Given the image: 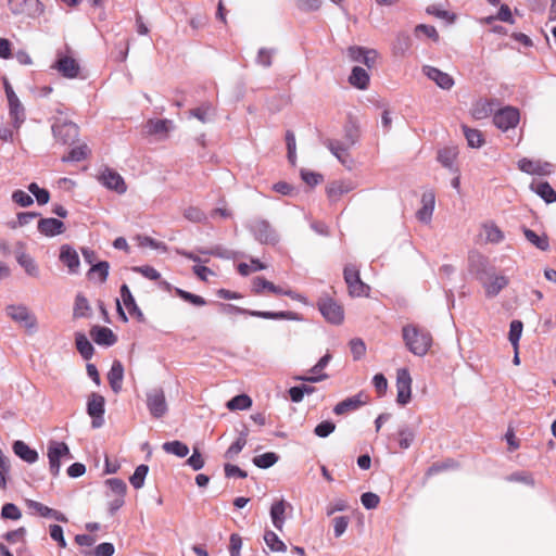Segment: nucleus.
<instances>
[{
  "instance_id": "63",
  "label": "nucleus",
  "mask_w": 556,
  "mask_h": 556,
  "mask_svg": "<svg viewBox=\"0 0 556 556\" xmlns=\"http://www.w3.org/2000/svg\"><path fill=\"white\" fill-rule=\"evenodd\" d=\"M350 349L353 354L354 359L362 358L366 353V345L361 339H353L350 342Z\"/></svg>"
},
{
  "instance_id": "2",
  "label": "nucleus",
  "mask_w": 556,
  "mask_h": 556,
  "mask_svg": "<svg viewBox=\"0 0 556 556\" xmlns=\"http://www.w3.org/2000/svg\"><path fill=\"white\" fill-rule=\"evenodd\" d=\"M356 139L354 134L349 132L344 142L327 139L324 143L342 165L351 169L353 160L350 157L349 149L354 146Z\"/></svg>"
},
{
  "instance_id": "58",
  "label": "nucleus",
  "mask_w": 556,
  "mask_h": 556,
  "mask_svg": "<svg viewBox=\"0 0 556 556\" xmlns=\"http://www.w3.org/2000/svg\"><path fill=\"white\" fill-rule=\"evenodd\" d=\"M12 200L22 207L30 206L34 203L33 198L23 190H15L12 193Z\"/></svg>"
},
{
  "instance_id": "18",
  "label": "nucleus",
  "mask_w": 556,
  "mask_h": 556,
  "mask_svg": "<svg viewBox=\"0 0 556 556\" xmlns=\"http://www.w3.org/2000/svg\"><path fill=\"white\" fill-rule=\"evenodd\" d=\"M469 270L481 281L493 268L490 267L488 258L477 251L468 255Z\"/></svg>"
},
{
  "instance_id": "45",
  "label": "nucleus",
  "mask_w": 556,
  "mask_h": 556,
  "mask_svg": "<svg viewBox=\"0 0 556 556\" xmlns=\"http://www.w3.org/2000/svg\"><path fill=\"white\" fill-rule=\"evenodd\" d=\"M464 135L467 139L469 147L480 148L484 143L482 134L477 129H471L467 126H463Z\"/></svg>"
},
{
  "instance_id": "32",
  "label": "nucleus",
  "mask_w": 556,
  "mask_h": 556,
  "mask_svg": "<svg viewBox=\"0 0 556 556\" xmlns=\"http://www.w3.org/2000/svg\"><path fill=\"white\" fill-rule=\"evenodd\" d=\"M16 261L18 263V265L21 267L24 268L25 273L33 277V278H37L39 277V267L37 265V263L35 262V260L27 253L25 252H18L16 254Z\"/></svg>"
},
{
  "instance_id": "17",
  "label": "nucleus",
  "mask_w": 556,
  "mask_h": 556,
  "mask_svg": "<svg viewBox=\"0 0 556 556\" xmlns=\"http://www.w3.org/2000/svg\"><path fill=\"white\" fill-rule=\"evenodd\" d=\"M253 290L257 294H261L264 291H268V292L275 293V294H283V295L290 296L294 300L301 299L300 294L293 292L290 289H283L280 286H276L263 277H256L253 279Z\"/></svg>"
},
{
  "instance_id": "56",
  "label": "nucleus",
  "mask_w": 556,
  "mask_h": 556,
  "mask_svg": "<svg viewBox=\"0 0 556 556\" xmlns=\"http://www.w3.org/2000/svg\"><path fill=\"white\" fill-rule=\"evenodd\" d=\"M213 109L210 104H204L190 112V114L202 123H207L211 119Z\"/></svg>"
},
{
  "instance_id": "15",
  "label": "nucleus",
  "mask_w": 556,
  "mask_h": 556,
  "mask_svg": "<svg viewBox=\"0 0 556 556\" xmlns=\"http://www.w3.org/2000/svg\"><path fill=\"white\" fill-rule=\"evenodd\" d=\"M62 76L74 79L79 75L80 66L78 62L66 54L59 53L53 66Z\"/></svg>"
},
{
  "instance_id": "12",
  "label": "nucleus",
  "mask_w": 556,
  "mask_h": 556,
  "mask_svg": "<svg viewBox=\"0 0 556 556\" xmlns=\"http://www.w3.org/2000/svg\"><path fill=\"white\" fill-rule=\"evenodd\" d=\"M421 72L428 79L433 81L443 90H451L455 85L454 78L448 73H445L434 66L424 65L421 67Z\"/></svg>"
},
{
  "instance_id": "28",
  "label": "nucleus",
  "mask_w": 556,
  "mask_h": 556,
  "mask_svg": "<svg viewBox=\"0 0 556 556\" xmlns=\"http://www.w3.org/2000/svg\"><path fill=\"white\" fill-rule=\"evenodd\" d=\"M173 127V122L169 119H150L146 124V131L149 135L165 137Z\"/></svg>"
},
{
  "instance_id": "42",
  "label": "nucleus",
  "mask_w": 556,
  "mask_h": 556,
  "mask_svg": "<svg viewBox=\"0 0 556 556\" xmlns=\"http://www.w3.org/2000/svg\"><path fill=\"white\" fill-rule=\"evenodd\" d=\"M226 406L230 410H243L252 406V400L247 394H239L228 401Z\"/></svg>"
},
{
  "instance_id": "52",
  "label": "nucleus",
  "mask_w": 556,
  "mask_h": 556,
  "mask_svg": "<svg viewBox=\"0 0 556 556\" xmlns=\"http://www.w3.org/2000/svg\"><path fill=\"white\" fill-rule=\"evenodd\" d=\"M525 236L528 241H530L533 245H535L538 249L545 251L548 249V240L545 236L540 237L536 235L533 230L526 229Z\"/></svg>"
},
{
  "instance_id": "39",
  "label": "nucleus",
  "mask_w": 556,
  "mask_h": 556,
  "mask_svg": "<svg viewBox=\"0 0 556 556\" xmlns=\"http://www.w3.org/2000/svg\"><path fill=\"white\" fill-rule=\"evenodd\" d=\"M493 112V103L486 100L477 101L471 109V115L475 119L489 117Z\"/></svg>"
},
{
  "instance_id": "64",
  "label": "nucleus",
  "mask_w": 556,
  "mask_h": 556,
  "mask_svg": "<svg viewBox=\"0 0 556 556\" xmlns=\"http://www.w3.org/2000/svg\"><path fill=\"white\" fill-rule=\"evenodd\" d=\"M241 547H242L241 536L237 533H232L229 539L230 556H240Z\"/></svg>"
},
{
  "instance_id": "44",
  "label": "nucleus",
  "mask_w": 556,
  "mask_h": 556,
  "mask_svg": "<svg viewBox=\"0 0 556 556\" xmlns=\"http://www.w3.org/2000/svg\"><path fill=\"white\" fill-rule=\"evenodd\" d=\"M76 348L85 359L91 358L93 354V346L85 334H76Z\"/></svg>"
},
{
  "instance_id": "29",
  "label": "nucleus",
  "mask_w": 556,
  "mask_h": 556,
  "mask_svg": "<svg viewBox=\"0 0 556 556\" xmlns=\"http://www.w3.org/2000/svg\"><path fill=\"white\" fill-rule=\"evenodd\" d=\"M38 230L45 236L60 235L64 230V224L56 218H43L38 223Z\"/></svg>"
},
{
  "instance_id": "59",
  "label": "nucleus",
  "mask_w": 556,
  "mask_h": 556,
  "mask_svg": "<svg viewBox=\"0 0 556 556\" xmlns=\"http://www.w3.org/2000/svg\"><path fill=\"white\" fill-rule=\"evenodd\" d=\"M247 440L244 437H240L233 442L225 453V457L228 459L235 458L245 446Z\"/></svg>"
},
{
  "instance_id": "22",
  "label": "nucleus",
  "mask_w": 556,
  "mask_h": 556,
  "mask_svg": "<svg viewBox=\"0 0 556 556\" xmlns=\"http://www.w3.org/2000/svg\"><path fill=\"white\" fill-rule=\"evenodd\" d=\"M60 261L67 267L70 274H77L79 271V256L72 247H61Z\"/></svg>"
},
{
  "instance_id": "16",
  "label": "nucleus",
  "mask_w": 556,
  "mask_h": 556,
  "mask_svg": "<svg viewBox=\"0 0 556 556\" xmlns=\"http://www.w3.org/2000/svg\"><path fill=\"white\" fill-rule=\"evenodd\" d=\"M104 397L98 393H92L88 399L87 412L92 418V427L100 428L103 425Z\"/></svg>"
},
{
  "instance_id": "31",
  "label": "nucleus",
  "mask_w": 556,
  "mask_h": 556,
  "mask_svg": "<svg viewBox=\"0 0 556 556\" xmlns=\"http://www.w3.org/2000/svg\"><path fill=\"white\" fill-rule=\"evenodd\" d=\"M287 503L285 500L276 501L270 507V518L274 527L281 531L285 525V513H286Z\"/></svg>"
},
{
  "instance_id": "50",
  "label": "nucleus",
  "mask_w": 556,
  "mask_h": 556,
  "mask_svg": "<svg viewBox=\"0 0 556 556\" xmlns=\"http://www.w3.org/2000/svg\"><path fill=\"white\" fill-rule=\"evenodd\" d=\"M457 150L455 148H445L438 154L439 162L444 166L451 168L456 159Z\"/></svg>"
},
{
  "instance_id": "19",
  "label": "nucleus",
  "mask_w": 556,
  "mask_h": 556,
  "mask_svg": "<svg viewBox=\"0 0 556 556\" xmlns=\"http://www.w3.org/2000/svg\"><path fill=\"white\" fill-rule=\"evenodd\" d=\"M518 168L529 175L545 176L551 174V164L541 161L521 159L518 162Z\"/></svg>"
},
{
  "instance_id": "47",
  "label": "nucleus",
  "mask_w": 556,
  "mask_h": 556,
  "mask_svg": "<svg viewBox=\"0 0 556 556\" xmlns=\"http://www.w3.org/2000/svg\"><path fill=\"white\" fill-rule=\"evenodd\" d=\"M523 325L520 320H513L510 323L508 339L511 345L514 346V350H518L519 348V340L522 334Z\"/></svg>"
},
{
  "instance_id": "13",
  "label": "nucleus",
  "mask_w": 556,
  "mask_h": 556,
  "mask_svg": "<svg viewBox=\"0 0 556 556\" xmlns=\"http://www.w3.org/2000/svg\"><path fill=\"white\" fill-rule=\"evenodd\" d=\"M99 181L108 189L123 194L127 190V186L123 177L111 168H104L99 175Z\"/></svg>"
},
{
  "instance_id": "46",
  "label": "nucleus",
  "mask_w": 556,
  "mask_h": 556,
  "mask_svg": "<svg viewBox=\"0 0 556 556\" xmlns=\"http://www.w3.org/2000/svg\"><path fill=\"white\" fill-rule=\"evenodd\" d=\"M109 269H110V265L108 262H105V261L99 262L90 268L88 276L91 279L97 276L99 278L100 282H104L109 276Z\"/></svg>"
},
{
  "instance_id": "34",
  "label": "nucleus",
  "mask_w": 556,
  "mask_h": 556,
  "mask_svg": "<svg viewBox=\"0 0 556 556\" xmlns=\"http://www.w3.org/2000/svg\"><path fill=\"white\" fill-rule=\"evenodd\" d=\"M91 338L96 343L101 345H112L116 341L113 331L106 327H94L91 330Z\"/></svg>"
},
{
  "instance_id": "62",
  "label": "nucleus",
  "mask_w": 556,
  "mask_h": 556,
  "mask_svg": "<svg viewBox=\"0 0 556 556\" xmlns=\"http://www.w3.org/2000/svg\"><path fill=\"white\" fill-rule=\"evenodd\" d=\"M415 439V432L404 428L399 432V444L402 448H408Z\"/></svg>"
},
{
  "instance_id": "3",
  "label": "nucleus",
  "mask_w": 556,
  "mask_h": 556,
  "mask_svg": "<svg viewBox=\"0 0 556 556\" xmlns=\"http://www.w3.org/2000/svg\"><path fill=\"white\" fill-rule=\"evenodd\" d=\"M47 456L49 459V470L53 477L59 476L62 459L73 458L67 444L59 441L49 442L47 448Z\"/></svg>"
},
{
  "instance_id": "61",
  "label": "nucleus",
  "mask_w": 556,
  "mask_h": 556,
  "mask_svg": "<svg viewBox=\"0 0 556 556\" xmlns=\"http://www.w3.org/2000/svg\"><path fill=\"white\" fill-rule=\"evenodd\" d=\"M184 216L188 220L193 223H201L205 219V214L199 207L195 206H189L185 208Z\"/></svg>"
},
{
  "instance_id": "9",
  "label": "nucleus",
  "mask_w": 556,
  "mask_h": 556,
  "mask_svg": "<svg viewBox=\"0 0 556 556\" xmlns=\"http://www.w3.org/2000/svg\"><path fill=\"white\" fill-rule=\"evenodd\" d=\"M319 311L327 321L340 325L344 319V311L340 304L330 298L321 299L318 303Z\"/></svg>"
},
{
  "instance_id": "49",
  "label": "nucleus",
  "mask_w": 556,
  "mask_h": 556,
  "mask_svg": "<svg viewBox=\"0 0 556 556\" xmlns=\"http://www.w3.org/2000/svg\"><path fill=\"white\" fill-rule=\"evenodd\" d=\"M278 460V456L273 453V452H268V453H264L262 455H258V456H255L253 458V464L255 466H257L258 468H269L271 467L273 465H275Z\"/></svg>"
},
{
  "instance_id": "27",
  "label": "nucleus",
  "mask_w": 556,
  "mask_h": 556,
  "mask_svg": "<svg viewBox=\"0 0 556 556\" xmlns=\"http://www.w3.org/2000/svg\"><path fill=\"white\" fill-rule=\"evenodd\" d=\"M12 448L16 456L28 464H34L38 460V453L30 448L24 441H15Z\"/></svg>"
},
{
  "instance_id": "14",
  "label": "nucleus",
  "mask_w": 556,
  "mask_h": 556,
  "mask_svg": "<svg viewBox=\"0 0 556 556\" xmlns=\"http://www.w3.org/2000/svg\"><path fill=\"white\" fill-rule=\"evenodd\" d=\"M147 406L155 418L162 417L167 412L165 394L162 389H153L147 394Z\"/></svg>"
},
{
  "instance_id": "60",
  "label": "nucleus",
  "mask_w": 556,
  "mask_h": 556,
  "mask_svg": "<svg viewBox=\"0 0 556 556\" xmlns=\"http://www.w3.org/2000/svg\"><path fill=\"white\" fill-rule=\"evenodd\" d=\"M265 265L257 260H252L250 264L241 263L238 265V270L241 275L247 276L253 271L264 269Z\"/></svg>"
},
{
  "instance_id": "5",
  "label": "nucleus",
  "mask_w": 556,
  "mask_h": 556,
  "mask_svg": "<svg viewBox=\"0 0 556 556\" xmlns=\"http://www.w3.org/2000/svg\"><path fill=\"white\" fill-rule=\"evenodd\" d=\"M344 280L351 296H369L370 287L362 281L355 266L349 265L344 268Z\"/></svg>"
},
{
  "instance_id": "54",
  "label": "nucleus",
  "mask_w": 556,
  "mask_h": 556,
  "mask_svg": "<svg viewBox=\"0 0 556 556\" xmlns=\"http://www.w3.org/2000/svg\"><path fill=\"white\" fill-rule=\"evenodd\" d=\"M88 153H89L88 147L86 144H81V146L73 148L71 150V152L68 153V155L64 156L62 160L64 162H68V161L78 162V161L85 160L87 157Z\"/></svg>"
},
{
  "instance_id": "6",
  "label": "nucleus",
  "mask_w": 556,
  "mask_h": 556,
  "mask_svg": "<svg viewBox=\"0 0 556 556\" xmlns=\"http://www.w3.org/2000/svg\"><path fill=\"white\" fill-rule=\"evenodd\" d=\"M121 301L123 302L124 306L128 309V313L131 316L138 318L139 320L143 319V314L140 311V308L138 307L127 285H123L121 287V299H116L117 313H118L121 319L124 323H126L128 320V318L123 309Z\"/></svg>"
},
{
  "instance_id": "43",
  "label": "nucleus",
  "mask_w": 556,
  "mask_h": 556,
  "mask_svg": "<svg viewBox=\"0 0 556 556\" xmlns=\"http://www.w3.org/2000/svg\"><path fill=\"white\" fill-rule=\"evenodd\" d=\"M264 541L267 545V547L271 552H286L287 546L286 544L279 539V536L273 532V531H266L264 534Z\"/></svg>"
},
{
  "instance_id": "1",
  "label": "nucleus",
  "mask_w": 556,
  "mask_h": 556,
  "mask_svg": "<svg viewBox=\"0 0 556 556\" xmlns=\"http://www.w3.org/2000/svg\"><path fill=\"white\" fill-rule=\"evenodd\" d=\"M402 337L406 348L416 356L426 355L432 345L430 332L414 325L404 326Z\"/></svg>"
},
{
  "instance_id": "4",
  "label": "nucleus",
  "mask_w": 556,
  "mask_h": 556,
  "mask_svg": "<svg viewBox=\"0 0 556 556\" xmlns=\"http://www.w3.org/2000/svg\"><path fill=\"white\" fill-rule=\"evenodd\" d=\"M7 315L25 328L28 332H35L38 326L37 318L31 311L25 305L11 304L5 307Z\"/></svg>"
},
{
  "instance_id": "33",
  "label": "nucleus",
  "mask_w": 556,
  "mask_h": 556,
  "mask_svg": "<svg viewBox=\"0 0 556 556\" xmlns=\"http://www.w3.org/2000/svg\"><path fill=\"white\" fill-rule=\"evenodd\" d=\"M530 189L541 197L546 203L556 202V192L548 182L533 181Z\"/></svg>"
},
{
  "instance_id": "35",
  "label": "nucleus",
  "mask_w": 556,
  "mask_h": 556,
  "mask_svg": "<svg viewBox=\"0 0 556 556\" xmlns=\"http://www.w3.org/2000/svg\"><path fill=\"white\" fill-rule=\"evenodd\" d=\"M123 377H124L123 365L119 362H114L109 374H108V380L110 382L112 390L115 393L119 392L122 389Z\"/></svg>"
},
{
  "instance_id": "30",
  "label": "nucleus",
  "mask_w": 556,
  "mask_h": 556,
  "mask_svg": "<svg viewBox=\"0 0 556 556\" xmlns=\"http://www.w3.org/2000/svg\"><path fill=\"white\" fill-rule=\"evenodd\" d=\"M225 312H237L240 314H249L251 316L261 317L265 319H280L286 317L285 312H261V311H248L233 305H223Z\"/></svg>"
},
{
  "instance_id": "25",
  "label": "nucleus",
  "mask_w": 556,
  "mask_h": 556,
  "mask_svg": "<svg viewBox=\"0 0 556 556\" xmlns=\"http://www.w3.org/2000/svg\"><path fill=\"white\" fill-rule=\"evenodd\" d=\"M52 131L55 138L67 142L77 136V126L72 122L52 125Z\"/></svg>"
},
{
  "instance_id": "11",
  "label": "nucleus",
  "mask_w": 556,
  "mask_h": 556,
  "mask_svg": "<svg viewBox=\"0 0 556 556\" xmlns=\"http://www.w3.org/2000/svg\"><path fill=\"white\" fill-rule=\"evenodd\" d=\"M396 402L406 405L412 397V377L406 368H400L396 372Z\"/></svg>"
},
{
  "instance_id": "10",
  "label": "nucleus",
  "mask_w": 556,
  "mask_h": 556,
  "mask_svg": "<svg viewBox=\"0 0 556 556\" xmlns=\"http://www.w3.org/2000/svg\"><path fill=\"white\" fill-rule=\"evenodd\" d=\"M488 298L496 296L503 289H505L509 279L505 275L496 274L493 269L481 280Z\"/></svg>"
},
{
  "instance_id": "37",
  "label": "nucleus",
  "mask_w": 556,
  "mask_h": 556,
  "mask_svg": "<svg viewBox=\"0 0 556 556\" xmlns=\"http://www.w3.org/2000/svg\"><path fill=\"white\" fill-rule=\"evenodd\" d=\"M363 404H364V402L362 400V395L358 394V395L345 399L342 402L338 403L334 406L333 412L337 415H343L345 413H349V412L357 409Z\"/></svg>"
},
{
  "instance_id": "38",
  "label": "nucleus",
  "mask_w": 556,
  "mask_h": 556,
  "mask_svg": "<svg viewBox=\"0 0 556 556\" xmlns=\"http://www.w3.org/2000/svg\"><path fill=\"white\" fill-rule=\"evenodd\" d=\"M9 114L12 119L13 127L18 129L25 121V109L20 100L9 103Z\"/></svg>"
},
{
  "instance_id": "55",
  "label": "nucleus",
  "mask_w": 556,
  "mask_h": 556,
  "mask_svg": "<svg viewBox=\"0 0 556 556\" xmlns=\"http://www.w3.org/2000/svg\"><path fill=\"white\" fill-rule=\"evenodd\" d=\"M1 516L4 519L18 520L22 517V511L15 504L7 503L2 506Z\"/></svg>"
},
{
  "instance_id": "26",
  "label": "nucleus",
  "mask_w": 556,
  "mask_h": 556,
  "mask_svg": "<svg viewBox=\"0 0 556 556\" xmlns=\"http://www.w3.org/2000/svg\"><path fill=\"white\" fill-rule=\"evenodd\" d=\"M354 188L355 186L351 181L338 180L328 185L327 194L331 201H337L343 194L352 191Z\"/></svg>"
},
{
  "instance_id": "41",
  "label": "nucleus",
  "mask_w": 556,
  "mask_h": 556,
  "mask_svg": "<svg viewBox=\"0 0 556 556\" xmlns=\"http://www.w3.org/2000/svg\"><path fill=\"white\" fill-rule=\"evenodd\" d=\"M162 447L166 453L173 454L179 458L186 457L189 453V447L187 446V444L177 440L165 442Z\"/></svg>"
},
{
  "instance_id": "23",
  "label": "nucleus",
  "mask_w": 556,
  "mask_h": 556,
  "mask_svg": "<svg viewBox=\"0 0 556 556\" xmlns=\"http://www.w3.org/2000/svg\"><path fill=\"white\" fill-rule=\"evenodd\" d=\"M480 236L484 242L492 244H498L505 239L504 232L492 222L482 225Z\"/></svg>"
},
{
  "instance_id": "8",
  "label": "nucleus",
  "mask_w": 556,
  "mask_h": 556,
  "mask_svg": "<svg viewBox=\"0 0 556 556\" xmlns=\"http://www.w3.org/2000/svg\"><path fill=\"white\" fill-rule=\"evenodd\" d=\"M520 119L519 111L513 106H506L493 116L494 125L503 131L515 128Z\"/></svg>"
},
{
  "instance_id": "53",
  "label": "nucleus",
  "mask_w": 556,
  "mask_h": 556,
  "mask_svg": "<svg viewBox=\"0 0 556 556\" xmlns=\"http://www.w3.org/2000/svg\"><path fill=\"white\" fill-rule=\"evenodd\" d=\"M28 190L33 193L39 205H45L50 200V194L47 189L40 188L36 182H31L28 186Z\"/></svg>"
},
{
  "instance_id": "57",
  "label": "nucleus",
  "mask_w": 556,
  "mask_h": 556,
  "mask_svg": "<svg viewBox=\"0 0 556 556\" xmlns=\"http://www.w3.org/2000/svg\"><path fill=\"white\" fill-rule=\"evenodd\" d=\"M176 293L185 301L195 305V306H203L206 304L205 300L197 294L190 293L188 291H185L182 289H176Z\"/></svg>"
},
{
  "instance_id": "51",
  "label": "nucleus",
  "mask_w": 556,
  "mask_h": 556,
  "mask_svg": "<svg viewBox=\"0 0 556 556\" xmlns=\"http://www.w3.org/2000/svg\"><path fill=\"white\" fill-rule=\"evenodd\" d=\"M105 484L108 485L110 491L117 497L125 496L127 485L122 479L111 478L105 481Z\"/></svg>"
},
{
  "instance_id": "40",
  "label": "nucleus",
  "mask_w": 556,
  "mask_h": 556,
  "mask_svg": "<svg viewBox=\"0 0 556 556\" xmlns=\"http://www.w3.org/2000/svg\"><path fill=\"white\" fill-rule=\"evenodd\" d=\"M410 48V38L407 34L401 33L396 36L393 45L392 52L396 56H404Z\"/></svg>"
},
{
  "instance_id": "48",
  "label": "nucleus",
  "mask_w": 556,
  "mask_h": 556,
  "mask_svg": "<svg viewBox=\"0 0 556 556\" xmlns=\"http://www.w3.org/2000/svg\"><path fill=\"white\" fill-rule=\"evenodd\" d=\"M148 471L149 467L147 465H139L136 468L135 472L129 478V481L135 489H141L143 486Z\"/></svg>"
},
{
  "instance_id": "7",
  "label": "nucleus",
  "mask_w": 556,
  "mask_h": 556,
  "mask_svg": "<svg viewBox=\"0 0 556 556\" xmlns=\"http://www.w3.org/2000/svg\"><path fill=\"white\" fill-rule=\"evenodd\" d=\"M10 11L14 15L38 17L43 13V7L39 0H9Z\"/></svg>"
},
{
  "instance_id": "36",
  "label": "nucleus",
  "mask_w": 556,
  "mask_h": 556,
  "mask_svg": "<svg viewBox=\"0 0 556 556\" xmlns=\"http://www.w3.org/2000/svg\"><path fill=\"white\" fill-rule=\"evenodd\" d=\"M369 79V74L365 68L355 66L352 70L349 81L355 88L364 90L368 87Z\"/></svg>"
},
{
  "instance_id": "24",
  "label": "nucleus",
  "mask_w": 556,
  "mask_h": 556,
  "mask_svg": "<svg viewBox=\"0 0 556 556\" xmlns=\"http://www.w3.org/2000/svg\"><path fill=\"white\" fill-rule=\"evenodd\" d=\"M253 231L261 242L274 243L277 241V235L266 220H256L253 224Z\"/></svg>"
},
{
  "instance_id": "21",
  "label": "nucleus",
  "mask_w": 556,
  "mask_h": 556,
  "mask_svg": "<svg viewBox=\"0 0 556 556\" xmlns=\"http://www.w3.org/2000/svg\"><path fill=\"white\" fill-rule=\"evenodd\" d=\"M26 506L41 517L53 518L61 522L67 521V518L65 517L64 514H62L59 510L52 509L37 501L26 500Z\"/></svg>"
},
{
  "instance_id": "20",
  "label": "nucleus",
  "mask_w": 556,
  "mask_h": 556,
  "mask_svg": "<svg viewBox=\"0 0 556 556\" xmlns=\"http://www.w3.org/2000/svg\"><path fill=\"white\" fill-rule=\"evenodd\" d=\"M435 206V195L431 190L425 191L421 197V207L417 211V218L422 223L431 220Z\"/></svg>"
}]
</instances>
